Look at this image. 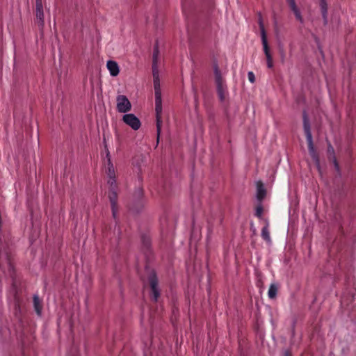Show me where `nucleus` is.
I'll use <instances>...</instances> for the list:
<instances>
[{"mask_svg": "<svg viewBox=\"0 0 356 356\" xmlns=\"http://www.w3.org/2000/svg\"><path fill=\"white\" fill-rule=\"evenodd\" d=\"M122 120L125 124L134 130H138L140 127L141 123L140 120L133 113L124 115Z\"/></svg>", "mask_w": 356, "mask_h": 356, "instance_id": "0eeeda50", "label": "nucleus"}, {"mask_svg": "<svg viewBox=\"0 0 356 356\" xmlns=\"http://www.w3.org/2000/svg\"><path fill=\"white\" fill-rule=\"evenodd\" d=\"M248 79L249 81L251 82V83H254L255 81V76H254V74L252 72H249L248 73Z\"/></svg>", "mask_w": 356, "mask_h": 356, "instance_id": "4be33fe9", "label": "nucleus"}, {"mask_svg": "<svg viewBox=\"0 0 356 356\" xmlns=\"http://www.w3.org/2000/svg\"><path fill=\"white\" fill-rule=\"evenodd\" d=\"M282 356H292L291 352L289 350H285Z\"/></svg>", "mask_w": 356, "mask_h": 356, "instance_id": "393cba45", "label": "nucleus"}, {"mask_svg": "<svg viewBox=\"0 0 356 356\" xmlns=\"http://www.w3.org/2000/svg\"><path fill=\"white\" fill-rule=\"evenodd\" d=\"M108 198L111 202V205H118V194L115 191V184L111 186Z\"/></svg>", "mask_w": 356, "mask_h": 356, "instance_id": "f8f14e48", "label": "nucleus"}, {"mask_svg": "<svg viewBox=\"0 0 356 356\" xmlns=\"http://www.w3.org/2000/svg\"><path fill=\"white\" fill-rule=\"evenodd\" d=\"M106 157L108 159V170L107 175L109 177L108 183L111 186L115 184V173L113 163L111 161L109 152H108Z\"/></svg>", "mask_w": 356, "mask_h": 356, "instance_id": "6e6552de", "label": "nucleus"}, {"mask_svg": "<svg viewBox=\"0 0 356 356\" xmlns=\"http://www.w3.org/2000/svg\"><path fill=\"white\" fill-rule=\"evenodd\" d=\"M334 165H335L336 168H339V165H338V163H337V160H336V159H335V158H334Z\"/></svg>", "mask_w": 356, "mask_h": 356, "instance_id": "bb28decb", "label": "nucleus"}, {"mask_svg": "<svg viewBox=\"0 0 356 356\" xmlns=\"http://www.w3.org/2000/svg\"><path fill=\"white\" fill-rule=\"evenodd\" d=\"M111 211H112V215L114 218H116L117 212H118V205H111Z\"/></svg>", "mask_w": 356, "mask_h": 356, "instance_id": "5701e85b", "label": "nucleus"}, {"mask_svg": "<svg viewBox=\"0 0 356 356\" xmlns=\"http://www.w3.org/2000/svg\"><path fill=\"white\" fill-rule=\"evenodd\" d=\"M259 27L261 30V41H262V45L264 48V51L267 60V66L268 68H272L273 67V57L270 53V49L268 44V41L266 38V31L262 22V19L260 17L259 20Z\"/></svg>", "mask_w": 356, "mask_h": 356, "instance_id": "7ed1b4c3", "label": "nucleus"}, {"mask_svg": "<svg viewBox=\"0 0 356 356\" xmlns=\"http://www.w3.org/2000/svg\"><path fill=\"white\" fill-rule=\"evenodd\" d=\"M141 241L143 244V248L145 252H149L151 246V240L149 237L146 235H143L141 237Z\"/></svg>", "mask_w": 356, "mask_h": 356, "instance_id": "a211bd4d", "label": "nucleus"}, {"mask_svg": "<svg viewBox=\"0 0 356 356\" xmlns=\"http://www.w3.org/2000/svg\"><path fill=\"white\" fill-rule=\"evenodd\" d=\"M33 306L37 314L41 316L42 306L38 295L33 296Z\"/></svg>", "mask_w": 356, "mask_h": 356, "instance_id": "dca6fc26", "label": "nucleus"}, {"mask_svg": "<svg viewBox=\"0 0 356 356\" xmlns=\"http://www.w3.org/2000/svg\"><path fill=\"white\" fill-rule=\"evenodd\" d=\"M320 7L324 23L327 24V4L326 0H320Z\"/></svg>", "mask_w": 356, "mask_h": 356, "instance_id": "4468645a", "label": "nucleus"}, {"mask_svg": "<svg viewBox=\"0 0 356 356\" xmlns=\"http://www.w3.org/2000/svg\"><path fill=\"white\" fill-rule=\"evenodd\" d=\"M217 93L220 102H223L225 99V88L222 86H216Z\"/></svg>", "mask_w": 356, "mask_h": 356, "instance_id": "6ab92c4d", "label": "nucleus"}, {"mask_svg": "<svg viewBox=\"0 0 356 356\" xmlns=\"http://www.w3.org/2000/svg\"><path fill=\"white\" fill-rule=\"evenodd\" d=\"M106 67L112 76H116L119 74L120 67L117 62L114 60H108Z\"/></svg>", "mask_w": 356, "mask_h": 356, "instance_id": "9d476101", "label": "nucleus"}, {"mask_svg": "<svg viewBox=\"0 0 356 356\" xmlns=\"http://www.w3.org/2000/svg\"><path fill=\"white\" fill-rule=\"evenodd\" d=\"M328 152L334 153V148L330 144H329V146H328Z\"/></svg>", "mask_w": 356, "mask_h": 356, "instance_id": "a878e982", "label": "nucleus"}, {"mask_svg": "<svg viewBox=\"0 0 356 356\" xmlns=\"http://www.w3.org/2000/svg\"><path fill=\"white\" fill-rule=\"evenodd\" d=\"M263 211H264L263 207H262L261 204H259L256 207L255 213H254L255 216H257L259 218H261L262 214H263Z\"/></svg>", "mask_w": 356, "mask_h": 356, "instance_id": "412c9836", "label": "nucleus"}, {"mask_svg": "<svg viewBox=\"0 0 356 356\" xmlns=\"http://www.w3.org/2000/svg\"><path fill=\"white\" fill-rule=\"evenodd\" d=\"M266 189L261 182H258L257 184V199L261 202L266 196Z\"/></svg>", "mask_w": 356, "mask_h": 356, "instance_id": "9b49d317", "label": "nucleus"}, {"mask_svg": "<svg viewBox=\"0 0 356 356\" xmlns=\"http://www.w3.org/2000/svg\"><path fill=\"white\" fill-rule=\"evenodd\" d=\"M147 279L151 288L152 299L154 302H157L160 296V290L158 287V278L154 270H151Z\"/></svg>", "mask_w": 356, "mask_h": 356, "instance_id": "20e7f679", "label": "nucleus"}, {"mask_svg": "<svg viewBox=\"0 0 356 356\" xmlns=\"http://www.w3.org/2000/svg\"><path fill=\"white\" fill-rule=\"evenodd\" d=\"M303 128H304L305 134L306 136V139H307V145H308V150H309V154L311 155L312 158L314 161L318 162V157L316 152V150L314 149V144H313L310 123H309V119L307 118V113L305 111L303 112Z\"/></svg>", "mask_w": 356, "mask_h": 356, "instance_id": "f03ea898", "label": "nucleus"}, {"mask_svg": "<svg viewBox=\"0 0 356 356\" xmlns=\"http://www.w3.org/2000/svg\"><path fill=\"white\" fill-rule=\"evenodd\" d=\"M136 195L137 197V201L135 204L131 207V209L134 212L138 213L143 207V202L142 200L143 195V190L141 188H138L136 192Z\"/></svg>", "mask_w": 356, "mask_h": 356, "instance_id": "1a4fd4ad", "label": "nucleus"}, {"mask_svg": "<svg viewBox=\"0 0 356 356\" xmlns=\"http://www.w3.org/2000/svg\"><path fill=\"white\" fill-rule=\"evenodd\" d=\"M269 223L267 220H266V225L262 228L261 229V237L262 238L266 241L268 243H271V238L270 236V232L268 229Z\"/></svg>", "mask_w": 356, "mask_h": 356, "instance_id": "ddd939ff", "label": "nucleus"}, {"mask_svg": "<svg viewBox=\"0 0 356 356\" xmlns=\"http://www.w3.org/2000/svg\"><path fill=\"white\" fill-rule=\"evenodd\" d=\"M286 1H287V3H289L290 8L294 7V6L296 5L295 0H286Z\"/></svg>", "mask_w": 356, "mask_h": 356, "instance_id": "b1692460", "label": "nucleus"}, {"mask_svg": "<svg viewBox=\"0 0 356 356\" xmlns=\"http://www.w3.org/2000/svg\"><path fill=\"white\" fill-rule=\"evenodd\" d=\"M117 110L120 113H127L131 108V104L128 98L123 95H120L116 98Z\"/></svg>", "mask_w": 356, "mask_h": 356, "instance_id": "423d86ee", "label": "nucleus"}, {"mask_svg": "<svg viewBox=\"0 0 356 356\" xmlns=\"http://www.w3.org/2000/svg\"><path fill=\"white\" fill-rule=\"evenodd\" d=\"M35 23L38 26L40 30H42L44 26V14L42 0H35Z\"/></svg>", "mask_w": 356, "mask_h": 356, "instance_id": "39448f33", "label": "nucleus"}, {"mask_svg": "<svg viewBox=\"0 0 356 356\" xmlns=\"http://www.w3.org/2000/svg\"><path fill=\"white\" fill-rule=\"evenodd\" d=\"M159 51L158 47V43L156 42L153 52L152 58V75L154 79V88L155 92V112L156 119V132H157V143L159 140V136L161 132L162 120V99H161V91L160 86L159 74L158 70V56Z\"/></svg>", "mask_w": 356, "mask_h": 356, "instance_id": "f257e3e1", "label": "nucleus"}, {"mask_svg": "<svg viewBox=\"0 0 356 356\" xmlns=\"http://www.w3.org/2000/svg\"><path fill=\"white\" fill-rule=\"evenodd\" d=\"M279 286L277 284H271L270 285L268 291V296L270 299H274L277 296V291H278Z\"/></svg>", "mask_w": 356, "mask_h": 356, "instance_id": "f3484780", "label": "nucleus"}, {"mask_svg": "<svg viewBox=\"0 0 356 356\" xmlns=\"http://www.w3.org/2000/svg\"><path fill=\"white\" fill-rule=\"evenodd\" d=\"M290 8L293 12L296 19L298 20L301 24H303L304 19L301 15V13L300 11V10L297 7V6L296 5V6H294V7H291Z\"/></svg>", "mask_w": 356, "mask_h": 356, "instance_id": "aec40b11", "label": "nucleus"}, {"mask_svg": "<svg viewBox=\"0 0 356 356\" xmlns=\"http://www.w3.org/2000/svg\"><path fill=\"white\" fill-rule=\"evenodd\" d=\"M214 74L216 86L223 85V79L217 64L214 65Z\"/></svg>", "mask_w": 356, "mask_h": 356, "instance_id": "2eb2a0df", "label": "nucleus"}]
</instances>
